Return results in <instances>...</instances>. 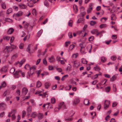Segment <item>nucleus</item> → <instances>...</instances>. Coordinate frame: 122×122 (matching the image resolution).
Wrapping results in <instances>:
<instances>
[{"label":"nucleus","instance_id":"nucleus-1","mask_svg":"<svg viewBox=\"0 0 122 122\" xmlns=\"http://www.w3.org/2000/svg\"><path fill=\"white\" fill-rule=\"evenodd\" d=\"M22 75L23 77L25 76V74L24 72H22L20 70H19L15 71V74L14 77L15 78H18L19 76Z\"/></svg>","mask_w":122,"mask_h":122},{"label":"nucleus","instance_id":"nucleus-2","mask_svg":"<svg viewBox=\"0 0 122 122\" xmlns=\"http://www.w3.org/2000/svg\"><path fill=\"white\" fill-rule=\"evenodd\" d=\"M28 1L27 5L30 7H32L33 6V4L36 3L38 0H27Z\"/></svg>","mask_w":122,"mask_h":122},{"label":"nucleus","instance_id":"nucleus-3","mask_svg":"<svg viewBox=\"0 0 122 122\" xmlns=\"http://www.w3.org/2000/svg\"><path fill=\"white\" fill-rule=\"evenodd\" d=\"M80 100L78 97L76 98L73 101V106H75L79 103Z\"/></svg>","mask_w":122,"mask_h":122},{"label":"nucleus","instance_id":"nucleus-4","mask_svg":"<svg viewBox=\"0 0 122 122\" xmlns=\"http://www.w3.org/2000/svg\"><path fill=\"white\" fill-rule=\"evenodd\" d=\"M110 104L109 101L106 100L105 101L104 103V108L105 109H106L109 107Z\"/></svg>","mask_w":122,"mask_h":122},{"label":"nucleus","instance_id":"nucleus-5","mask_svg":"<svg viewBox=\"0 0 122 122\" xmlns=\"http://www.w3.org/2000/svg\"><path fill=\"white\" fill-rule=\"evenodd\" d=\"M28 90L27 88L25 87L23 88L21 92L22 95H25L27 93Z\"/></svg>","mask_w":122,"mask_h":122},{"label":"nucleus","instance_id":"nucleus-6","mask_svg":"<svg viewBox=\"0 0 122 122\" xmlns=\"http://www.w3.org/2000/svg\"><path fill=\"white\" fill-rule=\"evenodd\" d=\"M37 117L38 119L40 120L42 119L44 117V115L43 113L38 112L37 114Z\"/></svg>","mask_w":122,"mask_h":122},{"label":"nucleus","instance_id":"nucleus-7","mask_svg":"<svg viewBox=\"0 0 122 122\" xmlns=\"http://www.w3.org/2000/svg\"><path fill=\"white\" fill-rule=\"evenodd\" d=\"M25 59H23L20 61V62H19V61L17 62L16 63V64L19 65L20 67L25 62Z\"/></svg>","mask_w":122,"mask_h":122},{"label":"nucleus","instance_id":"nucleus-8","mask_svg":"<svg viewBox=\"0 0 122 122\" xmlns=\"http://www.w3.org/2000/svg\"><path fill=\"white\" fill-rule=\"evenodd\" d=\"M36 66H33L32 67H30V73L31 75L33 74L34 73V71L36 69Z\"/></svg>","mask_w":122,"mask_h":122},{"label":"nucleus","instance_id":"nucleus-9","mask_svg":"<svg viewBox=\"0 0 122 122\" xmlns=\"http://www.w3.org/2000/svg\"><path fill=\"white\" fill-rule=\"evenodd\" d=\"M48 60L49 62L51 63H53L54 62L55 60V58L53 56H52L51 57L49 58Z\"/></svg>","mask_w":122,"mask_h":122},{"label":"nucleus","instance_id":"nucleus-10","mask_svg":"<svg viewBox=\"0 0 122 122\" xmlns=\"http://www.w3.org/2000/svg\"><path fill=\"white\" fill-rule=\"evenodd\" d=\"M37 114L36 112H33L31 114V116L33 118H35L37 117Z\"/></svg>","mask_w":122,"mask_h":122},{"label":"nucleus","instance_id":"nucleus-11","mask_svg":"<svg viewBox=\"0 0 122 122\" xmlns=\"http://www.w3.org/2000/svg\"><path fill=\"white\" fill-rule=\"evenodd\" d=\"M5 51H7V52H9L10 51H12L13 49H12L11 47L10 46H7L5 49Z\"/></svg>","mask_w":122,"mask_h":122},{"label":"nucleus","instance_id":"nucleus-12","mask_svg":"<svg viewBox=\"0 0 122 122\" xmlns=\"http://www.w3.org/2000/svg\"><path fill=\"white\" fill-rule=\"evenodd\" d=\"M59 107H60V109L61 108H62L63 109L65 108V105L64 103L63 102H60L59 105Z\"/></svg>","mask_w":122,"mask_h":122},{"label":"nucleus","instance_id":"nucleus-13","mask_svg":"<svg viewBox=\"0 0 122 122\" xmlns=\"http://www.w3.org/2000/svg\"><path fill=\"white\" fill-rule=\"evenodd\" d=\"M22 15V12L21 11H19L16 14H14L13 16L15 17H18L21 16Z\"/></svg>","mask_w":122,"mask_h":122},{"label":"nucleus","instance_id":"nucleus-14","mask_svg":"<svg viewBox=\"0 0 122 122\" xmlns=\"http://www.w3.org/2000/svg\"><path fill=\"white\" fill-rule=\"evenodd\" d=\"M117 75H118L117 74H116L113 75L112 77L110 78V80L111 81H113L115 80L116 79Z\"/></svg>","mask_w":122,"mask_h":122},{"label":"nucleus","instance_id":"nucleus-15","mask_svg":"<svg viewBox=\"0 0 122 122\" xmlns=\"http://www.w3.org/2000/svg\"><path fill=\"white\" fill-rule=\"evenodd\" d=\"M79 34L81 36L84 37L86 36V33L84 31H79Z\"/></svg>","mask_w":122,"mask_h":122},{"label":"nucleus","instance_id":"nucleus-16","mask_svg":"<svg viewBox=\"0 0 122 122\" xmlns=\"http://www.w3.org/2000/svg\"><path fill=\"white\" fill-rule=\"evenodd\" d=\"M14 31V30L12 28L9 29L7 31V33L9 34H11Z\"/></svg>","mask_w":122,"mask_h":122},{"label":"nucleus","instance_id":"nucleus-17","mask_svg":"<svg viewBox=\"0 0 122 122\" xmlns=\"http://www.w3.org/2000/svg\"><path fill=\"white\" fill-rule=\"evenodd\" d=\"M51 85L50 83L48 82H46L45 84V88L47 89Z\"/></svg>","mask_w":122,"mask_h":122},{"label":"nucleus","instance_id":"nucleus-18","mask_svg":"<svg viewBox=\"0 0 122 122\" xmlns=\"http://www.w3.org/2000/svg\"><path fill=\"white\" fill-rule=\"evenodd\" d=\"M89 100L88 99H86L84 101V104L86 105H89L90 103L89 102Z\"/></svg>","mask_w":122,"mask_h":122},{"label":"nucleus","instance_id":"nucleus-19","mask_svg":"<svg viewBox=\"0 0 122 122\" xmlns=\"http://www.w3.org/2000/svg\"><path fill=\"white\" fill-rule=\"evenodd\" d=\"M42 85L41 82L39 81H38L36 83V87L37 88H39Z\"/></svg>","mask_w":122,"mask_h":122},{"label":"nucleus","instance_id":"nucleus-20","mask_svg":"<svg viewBox=\"0 0 122 122\" xmlns=\"http://www.w3.org/2000/svg\"><path fill=\"white\" fill-rule=\"evenodd\" d=\"M84 22V19L83 18H81L78 19L77 22V23H83Z\"/></svg>","mask_w":122,"mask_h":122},{"label":"nucleus","instance_id":"nucleus-21","mask_svg":"<svg viewBox=\"0 0 122 122\" xmlns=\"http://www.w3.org/2000/svg\"><path fill=\"white\" fill-rule=\"evenodd\" d=\"M1 71L5 72L7 71V68L6 66H4L1 69Z\"/></svg>","mask_w":122,"mask_h":122},{"label":"nucleus","instance_id":"nucleus-22","mask_svg":"<svg viewBox=\"0 0 122 122\" xmlns=\"http://www.w3.org/2000/svg\"><path fill=\"white\" fill-rule=\"evenodd\" d=\"M19 6L20 8L22 9H25L27 7V6L26 5L22 4H19Z\"/></svg>","mask_w":122,"mask_h":122},{"label":"nucleus","instance_id":"nucleus-23","mask_svg":"<svg viewBox=\"0 0 122 122\" xmlns=\"http://www.w3.org/2000/svg\"><path fill=\"white\" fill-rule=\"evenodd\" d=\"M15 69L14 68H12L10 70V72L15 75Z\"/></svg>","mask_w":122,"mask_h":122},{"label":"nucleus","instance_id":"nucleus-24","mask_svg":"<svg viewBox=\"0 0 122 122\" xmlns=\"http://www.w3.org/2000/svg\"><path fill=\"white\" fill-rule=\"evenodd\" d=\"M116 17L115 15L114 14H112L111 15V19L112 20H116Z\"/></svg>","mask_w":122,"mask_h":122},{"label":"nucleus","instance_id":"nucleus-25","mask_svg":"<svg viewBox=\"0 0 122 122\" xmlns=\"http://www.w3.org/2000/svg\"><path fill=\"white\" fill-rule=\"evenodd\" d=\"M73 7L74 12L76 13H77L78 11L77 6L76 5H75L73 6Z\"/></svg>","mask_w":122,"mask_h":122},{"label":"nucleus","instance_id":"nucleus-26","mask_svg":"<svg viewBox=\"0 0 122 122\" xmlns=\"http://www.w3.org/2000/svg\"><path fill=\"white\" fill-rule=\"evenodd\" d=\"M107 26V25L105 24H102L100 25V27L101 29L106 27Z\"/></svg>","mask_w":122,"mask_h":122},{"label":"nucleus","instance_id":"nucleus-27","mask_svg":"<svg viewBox=\"0 0 122 122\" xmlns=\"http://www.w3.org/2000/svg\"><path fill=\"white\" fill-rule=\"evenodd\" d=\"M1 5L2 8L4 9H5L6 8V5L5 3L2 2Z\"/></svg>","mask_w":122,"mask_h":122},{"label":"nucleus","instance_id":"nucleus-28","mask_svg":"<svg viewBox=\"0 0 122 122\" xmlns=\"http://www.w3.org/2000/svg\"><path fill=\"white\" fill-rule=\"evenodd\" d=\"M80 51L82 54H84L86 53V52L85 51V48L84 47L81 49Z\"/></svg>","mask_w":122,"mask_h":122},{"label":"nucleus","instance_id":"nucleus-29","mask_svg":"<svg viewBox=\"0 0 122 122\" xmlns=\"http://www.w3.org/2000/svg\"><path fill=\"white\" fill-rule=\"evenodd\" d=\"M98 30L97 29H94L91 31V33L93 34H96L98 32Z\"/></svg>","mask_w":122,"mask_h":122},{"label":"nucleus","instance_id":"nucleus-30","mask_svg":"<svg viewBox=\"0 0 122 122\" xmlns=\"http://www.w3.org/2000/svg\"><path fill=\"white\" fill-rule=\"evenodd\" d=\"M75 46V45L73 44L71 45L69 47L68 51H69V50L70 51L72 50Z\"/></svg>","mask_w":122,"mask_h":122},{"label":"nucleus","instance_id":"nucleus-31","mask_svg":"<svg viewBox=\"0 0 122 122\" xmlns=\"http://www.w3.org/2000/svg\"><path fill=\"white\" fill-rule=\"evenodd\" d=\"M43 32V30H41L39 31L37 33V36L38 37H39L41 35Z\"/></svg>","mask_w":122,"mask_h":122},{"label":"nucleus","instance_id":"nucleus-32","mask_svg":"<svg viewBox=\"0 0 122 122\" xmlns=\"http://www.w3.org/2000/svg\"><path fill=\"white\" fill-rule=\"evenodd\" d=\"M39 96H42L43 97H47L48 96V94L47 93V92H45L43 95L42 94H39Z\"/></svg>","mask_w":122,"mask_h":122},{"label":"nucleus","instance_id":"nucleus-33","mask_svg":"<svg viewBox=\"0 0 122 122\" xmlns=\"http://www.w3.org/2000/svg\"><path fill=\"white\" fill-rule=\"evenodd\" d=\"M94 69L97 71H100V67L98 66H96L94 68Z\"/></svg>","mask_w":122,"mask_h":122},{"label":"nucleus","instance_id":"nucleus-34","mask_svg":"<svg viewBox=\"0 0 122 122\" xmlns=\"http://www.w3.org/2000/svg\"><path fill=\"white\" fill-rule=\"evenodd\" d=\"M30 66L28 64H26L25 66V68L27 70H30Z\"/></svg>","mask_w":122,"mask_h":122},{"label":"nucleus","instance_id":"nucleus-35","mask_svg":"<svg viewBox=\"0 0 122 122\" xmlns=\"http://www.w3.org/2000/svg\"><path fill=\"white\" fill-rule=\"evenodd\" d=\"M101 61L102 62L104 63L106 61V59L105 57H103L101 58Z\"/></svg>","mask_w":122,"mask_h":122},{"label":"nucleus","instance_id":"nucleus-36","mask_svg":"<svg viewBox=\"0 0 122 122\" xmlns=\"http://www.w3.org/2000/svg\"><path fill=\"white\" fill-rule=\"evenodd\" d=\"M44 5L45 6L47 7L49 6V5L48 1L47 0H45L44 2Z\"/></svg>","mask_w":122,"mask_h":122},{"label":"nucleus","instance_id":"nucleus-37","mask_svg":"<svg viewBox=\"0 0 122 122\" xmlns=\"http://www.w3.org/2000/svg\"><path fill=\"white\" fill-rule=\"evenodd\" d=\"M32 14L35 16H36V10L35 9H33L32 11Z\"/></svg>","mask_w":122,"mask_h":122},{"label":"nucleus","instance_id":"nucleus-38","mask_svg":"<svg viewBox=\"0 0 122 122\" xmlns=\"http://www.w3.org/2000/svg\"><path fill=\"white\" fill-rule=\"evenodd\" d=\"M71 86L70 85L66 86L65 87V89L66 90H70L71 87Z\"/></svg>","mask_w":122,"mask_h":122},{"label":"nucleus","instance_id":"nucleus-39","mask_svg":"<svg viewBox=\"0 0 122 122\" xmlns=\"http://www.w3.org/2000/svg\"><path fill=\"white\" fill-rule=\"evenodd\" d=\"M110 90V86H107L105 90L106 92H108Z\"/></svg>","mask_w":122,"mask_h":122},{"label":"nucleus","instance_id":"nucleus-40","mask_svg":"<svg viewBox=\"0 0 122 122\" xmlns=\"http://www.w3.org/2000/svg\"><path fill=\"white\" fill-rule=\"evenodd\" d=\"M107 18L105 17L102 18V19L101 20V21L102 22L104 23L107 20Z\"/></svg>","mask_w":122,"mask_h":122},{"label":"nucleus","instance_id":"nucleus-41","mask_svg":"<svg viewBox=\"0 0 122 122\" xmlns=\"http://www.w3.org/2000/svg\"><path fill=\"white\" fill-rule=\"evenodd\" d=\"M81 61L82 63L83 64H86L87 63V61L86 60V59L84 58H83L82 59Z\"/></svg>","mask_w":122,"mask_h":122},{"label":"nucleus","instance_id":"nucleus-42","mask_svg":"<svg viewBox=\"0 0 122 122\" xmlns=\"http://www.w3.org/2000/svg\"><path fill=\"white\" fill-rule=\"evenodd\" d=\"M78 53H76V54H74L72 55V58H76L77 56H78Z\"/></svg>","mask_w":122,"mask_h":122},{"label":"nucleus","instance_id":"nucleus-43","mask_svg":"<svg viewBox=\"0 0 122 122\" xmlns=\"http://www.w3.org/2000/svg\"><path fill=\"white\" fill-rule=\"evenodd\" d=\"M9 92L8 90H6L3 96H5L6 95H8L9 94Z\"/></svg>","mask_w":122,"mask_h":122},{"label":"nucleus","instance_id":"nucleus-44","mask_svg":"<svg viewBox=\"0 0 122 122\" xmlns=\"http://www.w3.org/2000/svg\"><path fill=\"white\" fill-rule=\"evenodd\" d=\"M41 69L39 70L38 71H36V73L37 74V77H38L39 76V74L41 72Z\"/></svg>","mask_w":122,"mask_h":122},{"label":"nucleus","instance_id":"nucleus-45","mask_svg":"<svg viewBox=\"0 0 122 122\" xmlns=\"http://www.w3.org/2000/svg\"><path fill=\"white\" fill-rule=\"evenodd\" d=\"M96 23V22L94 21H90V24L92 26H93L95 25Z\"/></svg>","mask_w":122,"mask_h":122},{"label":"nucleus","instance_id":"nucleus-46","mask_svg":"<svg viewBox=\"0 0 122 122\" xmlns=\"http://www.w3.org/2000/svg\"><path fill=\"white\" fill-rule=\"evenodd\" d=\"M12 11V9L11 8H10L7 10L6 13L7 14H9Z\"/></svg>","mask_w":122,"mask_h":122},{"label":"nucleus","instance_id":"nucleus-47","mask_svg":"<svg viewBox=\"0 0 122 122\" xmlns=\"http://www.w3.org/2000/svg\"><path fill=\"white\" fill-rule=\"evenodd\" d=\"M27 111L28 112H30L32 111V108L30 107H29L27 109Z\"/></svg>","mask_w":122,"mask_h":122},{"label":"nucleus","instance_id":"nucleus-48","mask_svg":"<svg viewBox=\"0 0 122 122\" xmlns=\"http://www.w3.org/2000/svg\"><path fill=\"white\" fill-rule=\"evenodd\" d=\"M43 90L42 89L41 90L38 91L36 92V94H39L40 93L43 92Z\"/></svg>","mask_w":122,"mask_h":122},{"label":"nucleus","instance_id":"nucleus-49","mask_svg":"<svg viewBox=\"0 0 122 122\" xmlns=\"http://www.w3.org/2000/svg\"><path fill=\"white\" fill-rule=\"evenodd\" d=\"M88 47L89 48H90L89 51V52L90 53L91 52V50L92 48V45H90V44L88 45V46L87 47V48H88Z\"/></svg>","mask_w":122,"mask_h":122},{"label":"nucleus","instance_id":"nucleus-50","mask_svg":"<svg viewBox=\"0 0 122 122\" xmlns=\"http://www.w3.org/2000/svg\"><path fill=\"white\" fill-rule=\"evenodd\" d=\"M92 9V7H89L87 10V12L88 13H89L91 11Z\"/></svg>","mask_w":122,"mask_h":122},{"label":"nucleus","instance_id":"nucleus-51","mask_svg":"<svg viewBox=\"0 0 122 122\" xmlns=\"http://www.w3.org/2000/svg\"><path fill=\"white\" fill-rule=\"evenodd\" d=\"M117 58L116 56H113L111 57V59L113 61H114L116 60Z\"/></svg>","mask_w":122,"mask_h":122},{"label":"nucleus","instance_id":"nucleus-52","mask_svg":"<svg viewBox=\"0 0 122 122\" xmlns=\"http://www.w3.org/2000/svg\"><path fill=\"white\" fill-rule=\"evenodd\" d=\"M113 91L114 92H115L117 90L116 85L114 84H113Z\"/></svg>","mask_w":122,"mask_h":122},{"label":"nucleus","instance_id":"nucleus-53","mask_svg":"<svg viewBox=\"0 0 122 122\" xmlns=\"http://www.w3.org/2000/svg\"><path fill=\"white\" fill-rule=\"evenodd\" d=\"M94 38L93 36H92L88 38V40L90 41H92L94 39Z\"/></svg>","mask_w":122,"mask_h":122},{"label":"nucleus","instance_id":"nucleus-54","mask_svg":"<svg viewBox=\"0 0 122 122\" xmlns=\"http://www.w3.org/2000/svg\"><path fill=\"white\" fill-rule=\"evenodd\" d=\"M24 44L23 43H21L19 47L20 49H22L23 47Z\"/></svg>","mask_w":122,"mask_h":122},{"label":"nucleus","instance_id":"nucleus-55","mask_svg":"<svg viewBox=\"0 0 122 122\" xmlns=\"http://www.w3.org/2000/svg\"><path fill=\"white\" fill-rule=\"evenodd\" d=\"M55 102V99L53 97L51 99V102L52 103H54Z\"/></svg>","mask_w":122,"mask_h":122},{"label":"nucleus","instance_id":"nucleus-56","mask_svg":"<svg viewBox=\"0 0 122 122\" xmlns=\"http://www.w3.org/2000/svg\"><path fill=\"white\" fill-rule=\"evenodd\" d=\"M31 45L30 44L28 46L26 49V51H27L29 53H30V47Z\"/></svg>","mask_w":122,"mask_h":122},{"label":"nucleus","instance_id":"nucleus-57","mask_svg":"<svg viewBox=\"0 0 122 122\" xmlns=\"http://www.w3.org/2000/svg\"><path fill=\"white\" fill-rule=\"evenodd\" d=\"M72 21L71 20H70L68 22V25L70 26H72Z\"/></svg>","mask_w":122,"mask_h":122},{"label":"nucleus","instance_id":"nucleus-58","mask_svg":"<svg viewBox=\"0 0 122 122\" xmlns=\"http://www.w3.org/2000/svg\"><path fill=\"white\" fill-rule=\"evenodd\" d=\"M68 76V75H65L63 76L62 77V78L61 79V80L62 81H64L65 78V77H67Z\"/></svg>","mask_w":122,"mask_h":122},{"label":"nucleus","instance_id":"nucleus-59","mask_svg":"<svg viewBox=\"0 0 122 122\" xmlns=\"http://www.w3.org/2000/svg\"><path fill=\"white\" fill-rule=\"evenodd\" d=\"M10 38V37L7 36H5L4 37V39L7 41Z\"/></svg>","mask_w":122,"mask_h":122},{"label":"nucleus","instance_id":"nucleus-60","mask_svg":"<svg viewBox=\"0 0 122 122\" xmlns=\"http://www.w3.org/2000/svg\"><path fill=\"white\" fill-rule=\"evenodd\" d=\"M26 112L25 111H23L22 112V117L23 118L25 116Z\"/></svg>","mask_w":122,"mask_h":122},{"label":"nucleus","instance_id":"nucleus-61","mask_svg":"<svg viewBox=\"0 0 122 122\" xmlns=\"http://www.w3.org/2000/svg\"><path fill=\"white\" fill-rule=\"evenodd\" d=\"M68 36L70 38H71L72 37V33L71 32H69L68 33Z\"/></svg>","mask_w":122,"mask_h":122},{"label":"nucleus","instance_id":"nucleus-62","mask_svg":"<svg viewBox=\"0 0 122 122\" xmlns=\"http://www.w3.org/2000/svg\"><path fill=\"white\" fill-rule=\"evenodd\" d=\"M112 38L113 39H117V36L115 35H112Z\"/></svg>","mask_w":122,"mask_h":122},{"label":"nucleus","instance_id":"nucleus-63","mask_svg":"<svg viewBox=\"0 0 122 122\" xmlns=\"http://www.w3.org/2000/svg\"><path fill=\"white\" fill-rule=\"evenodd\" d=\"M71 43L70 41H68L67 42H66L65 43V46L66 47H67Z\"/></svg>","mask_w":122,"mask_h":122},{"label":"nucleus","instance_id":"nucleus-64","mask_svg":"<svg viewBox=\"0 0 122 122\" xmlns=\"http://www.w3.org/2000/svg\"><path fill=\"white\" fill-rule=\"evenodd\" d=\"M110 118V117L109 115L107 116V117H105V120L107 121H108L109 120Z\"/></svg>","mask_w":122,"mask_h":122}]
</instances>
